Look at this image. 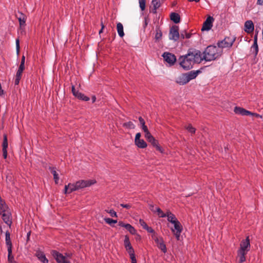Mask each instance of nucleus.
<instances>
[{
    "label": "nucleus",
    "instance_id": "1",
    "mask_svg": "<svg viewBox=\"0 0 263 263\" xmlns=\"http://www.w3.org/2000/svg\"><path fill=\"white\" fill-rule=\"evenodd\" d=\"M201 61L202 54L198 50H189L186 54L178 59L179 65L184 70L190 69L194 64L200 63Z\"/></svg>",
    "mask_w": 263,
    "mask_h": 263
},
{
    "label": "nucleus",
    "instance_id": "2",
    "mask_svg": "<svg viewBox=\"0 0 263 263\" xmlns=\"http://www.w3.org/2000/svg\"><path fill=\"white\" fill-rule=\"evenodd\" d=\"M222 53V50L215 46H209L203 52V55L202 56L203 60L206 61H211L219 58Z\"/></svg>",
    "mask_w": 263,
    "mask_h": 263
},
{
    "label": "nucleus",
    "instance_id": "3",
    "mask_svg": "<svg viewBox=\"0 0 263 263\" xmlns=\"http://www.w3.org/2000/svg\"><path fill=\"white\" fill-rule=\"evenodd\" d=\"M0 215H2L3 221L8 225L10 226L11 220L10 219L11 213L8 206L5 202L0 197Z\"/></svg>",
    "mask_w": 263,
    "mask_h": 263
},
{
    "label": "nucleus",
    "instance_id": "4",
    "mask_svg": "<svg viewBox=\"0 0 263 263\" xmlns=\"http://www.w3.org/2000/svg\"><path fill=\"white\" fill-rule=\"evenodd\" d=\"M174 226V228H172V231L174 234L177 240H179L181 233L182 231V227L180 222L177 220L175 222L173 223Z\"/></svg>",
    "mask_w": 263,
    "mask_h": 263
},
{
    "label": "nucleus",
    "instance_id": "5",
    "mask_svg": "<svg viewBox=\"0 0 263 263\" xmlns=\"http://www.w3.org/2000/svg\"><path fill=\"white\" fill-rule=\"evenodd\" d=\"M179 37V27L177 26H172L170 30L169 39L176 41Z\"/></svg>",
    "mask_w": 263,
    "mask_h": 263
},
{
    "label": "nucleus",
    "instance_id": "6",
    "mask_svg": "<svg viewBox=\"0 0 263 263\" xmlns=\"http://www.w3.org/2000/svg\"><path fill=\"white\" fill-rule=\"evenodd\" d=\"M51 254L58 263H70L64 256L58 251L53 250Z\"/></svg>",
    "mask_w": 263,
    "mask_h": 263
},
{
    "label": "nucleus",
    "instance_id": "7",
    "mask_svg": "<svg viewBox=\"0 0 263 263\" xmlns=\"http://www.w3.org/2000/svg\"><path fill=\"white\" fill-rule=\"evenodd\" d=\"M240 248L238 251L247 253L250 249V243L249 236L246 239L242 240L240 243Z\"/></svg>",
    "mask_w": 263,
    "mask_h": 263
},
{
    "label": "nucleus",
    "instance_id": "8",
    "mask_svg": "<svg viewBox=\"0 0 263 263\" xmlns=\"http://www.w3.org/2000/svg\"><path fill=\"white\" fill-rule=\"evenodd\" d=\"M96 182L92 180H81L77 181L76 183V186L78 190L83 189L84 187H88L91 185L94 184Z\"/></svg>",
    "mask_w": 263,
    "mask_h": 263
},
{
    "label": "nucleus",
    "instance_id": "9",
    "mask_svg": "<svg viewBox=\"0 0 263 263\" xmlns=\"http://www.w3.org/2000/svg\"><path fill=\"white\" fill-rule=\"evenodd\" d=\"M162 57L164 60L170 65H173L176 61V58L174 54L170 52H164Z\"/></svg>",
    "mask_w": 263,
    "mask_h": 263
},
{
    "label": "nucleus",
    "instance_id": "10",
    "mask_svg": "<svg viewBox=\"0 0 263 263\" xmlns=\"http://www.w3.org/2000/svg\"><path fill=\"white\" fill-rule=\"evenodd\" d=\"M214 19L213 17L209 16L207 17L205 22L203 24V26L201 29L202 31L209 30L211 29L213 26V23Z\"/></svg>",
    "mask_w": 263,
    "mask_h": 263
},
{
    "label": "nucleus",
    "instance_id": "11",
    "mask_svg": "<svg viewBox=\"0 0 263 263\" xmlns=\"http://www.w3.org/2000/svg\"><path fill=\"white\" fill-rule=\"evenodd\" d=\"M145 138L147 140L151 143L153 146L155 147L156 149L161 153H163L161 147L158 145V141L154 138V137L151 135H149L146 136Z\"/></svg>",
    "mask_w": 263,
    "mask_h": 263
},
{
    "label": "nucleus",
    "instance_id": "12",
    "mask_svg": "<svg viewBox=\"0 0 263 263\" xmlns=\"http://www.w3.org/2000/svg\"><path fill=\"white\" fill-rule=\"evenodd\" d=\"M229 38H225L223 40L219 42L217 44L218 48H220L222 50L223 48L230 47L233 44L232 42L229 41Z\"/></svg>",
    "mask_w": 263,
    "mask_h": 263
},
{
    "label": "nucleus",
    "instance_id": "13",
    "mask_svg": "<svg viewBox=\"0 0 263 263\" xmlns=\"http://www.w3.org/2000/svg\"><path fill=\"white\" fill-rule=\"evenodd\" d=\"M254 29L253 22L251 20L247 21L245 23V31L248 33L252 32Z\"/></svg>",
    "mask_w": 263,
    "mask_h": 263
},
{
    "label": "nucleus",
    "instance_id": "14",
    "mask_svg": "<svg viewBox=\"0 0 263 263\" xmlns=\"http://www.w3.org/2000/svg\"><path fill=\"white\" fill-rule=\"evenodd\" d=\"M234 111L236 114H239L243 116L253 115V114L251 112L239 107H235Z\"/></svg>",
    "mask_w": 263,
    "mask_h": 263
},
{
    "label": "nucleus",
    "instance_id": "15",
    "mask_svg": "<svg viewBox=\"0 0 263 263\" xmlns=\"http://www.w3.org/2000/svg\"><path fill=\"white\" fill-rule=\"evenodd\" d=\"M78 190L77 187L76 186V183L71 184L69 183L68 185L65 186L64 193L69 194L73 191Z\"/></svg>",
    "mask_w": 263,
    "mask_h": 263
},
{
    "label": "nucleus",
    "instance_id": "16",
    "mask_svg": "<svg viewBox=\"0 0 263 263\" xmlns=\"http://www.w3.org/2000/svg\"><path fill=\"white\" fill-rule=\"evenodd\" d=\"M35 256L37 258L43 263H48V260L45 256V254L40 250H37L35 253Z\"/></svg>",
    "mask_w": 263,
    "mask_h": 263
},
{
    "label": "nucleus",
    "instance_id": "17",
    "mask_svg": "<svg viewBox=\"0 0 263 263\" xmlns=\"http://www.w3.org/2000/svg\"><path fill=\"white\" fill-rule=\"evenodd\" d=\"M176 82L180 85H184L189 82L185 73L182 74L178 77L176 80Z\"/></svg>",
    "mask_w": 263,
    "mask_h": 263
},
{
    "label": "nucleus",
    "instance_id": "18",
    "mask_svg": "<svg viewBox=\"0 0 263 263\" xmlns=\"http://www.w3.org/2000/svg\"><path fill=\"white\" fill-rule=\"evenodd\" d=\"M199 72L200 71L199 70H192L187 73H186L185 74L187 77L188 81L189 82L191 80L196 78V77L198 76V73H199Z\"/></svg>",
    "mask_w": 263,
    "mask_h": 263
},
{
    "label": "nucleus",
    "instance_id": "19",
    "mask_svg": "<svg viewBox=\"0 0 263 263\" xmlns=\"http://www.w3.org/2000/svg\"><path fill=\"white\" fill-rule=\"evenodd\" d=\"M251 51L254 54V55H257L258 52V47L257 45V35H255L254 39V43L251 47Z\"/></svg>",
    "mask_w": 263,
    "mask_h": 263
},
{
    "label": "nucleus",
    "instance_id": "20",
    "mask_svg": "<svg viewBox=\"0 0 263 263\" xmlns=\"http://www.w3.org/2000/svg\"><path fill=\"white\" fill-rule=\"evenodd\" d=\"M16 16L19 21L20 26H24L26 22V16L23 13L18 12V14H16Z\"/></svg>",
    "mask_w": 263,
    "mask_h": 263
},
{
    "label": "nucleus",
    "instance_id": "21",
    "mask_svg": "<svg viewBox=\"0 0 263 263\" xmlns=\"http://www.w3.org/2000/svg\"><path fill=\"white\" fill-rule=\"evenodd\" d=\"M152 4L153 6L152 12L156 13L157 12V9L160 7V0H152Z\"/></svg>",
    "mask_w": 263,
    "mask_h": 263
},
{
    "label": "nucleus",
    "instance_id": "22",
    "mask_svg": "<svg viewBox=\"0 0 263 263\" xmlns=\"http://www.w3.org/2000/svg\"><path fill=\"white\" fill-rule=\"evenodd\" d=\"M171 20L175 23L177 24L180 21V17L178 13L172 12L170 15Z\"/></svg>",
    "mask_w": 263,
    "mask_h": 263
},
{
    "label": "nucleus",
    "instance_id": "23",
    "mask_svg": "<svg viewBox=\"0 0 263 263\" xmlns=\"http://www.w3.org/2000/svg\"><path fill=\"white\" fill-rule=\"evenodd\" d=\"M166 217H167V220L172 223L178 220L175 216L170 211L166 212Z\"/></svg>",
    "mask_w": 263,
    "mask_h": 263
},
{
    "label": "nucleus",
    "instance_id": "24",
    "mask_svg": "<svg viewBox=\"0 0 263 263\" xmlns=\"http://www.w3.org/2000/svg\"><path fill=\"white\" fill-rule=\"evenodd\" d=\"M117 30L119 35L122 37L124 35L123 26L122 23H118L117 24Z\"/></svg>",
    "mask_w": 263,
    "mask_h": 263
},
{
    "label": "nucleus",
    "instance_id": "25",
    "mask_svg": "<svg viewBox=\"0 0 263 263\" xmlns=\"http://www.w3.org/2000/svg\"><path fill=\"white\" fill-rule=\"evenodd\" d=\"M6 244L7 246V250L9 248L12 249V245L10 239V234L8 231L6 232Z\"/></svg>",
    "mask_w": 263,
    "mask_h": 263
},
{
    "label": "nucleus",
    "instance_id": "26",
    "mask_svg": "<svg viewBox=\"0 0 263 263\" xmlns=\"http://www.w3.org/2000/svg\"><path fill=\"white\" fill-rule=\"evenodd\" d=\"M135 144L139 148H144L147 146L146 143L143 139H139L137 142H135Z\"/></svg>",
    "mask_w": 263,
    "mask_h": 263
},
{
    "label": "nucleus",
    "instance_id": "27",
    "mask_svg": "<svg viewBox=\"0 0 263 263\" xmlns=\"http://www.w3.org/2000/svg\"><path fill=\"white\" fill-rule=\"evenodd\" d=\"M247 253L238 251V256L239 257V263H242L246 260V255Z\"/></svg>",
    "mask_w": 263,
    "mask_h": 263
},
{
    "label": "nucleus",
    "instance_id": "28",
    "mask_svg": "<svg viewBox=\"0 0 263 263\" xmlns=\"http://www.w3.org/2000/svg\"><path fill=\"white\" fill-rule=\"evenodd\" d=\"M49 169L51 173L53 175V178L55 183H58L59 178L58 177V174L55 171V168L54 167H49Z\"/></svg>",
    "mask_w": 263,
    "mask_h": 263
},
{
    "label": "nucleus",
    "instance_id": "29",
    "mask_svg": "<svg viewBox=\"0 0 263 263\" xmlns=\"http://www.w3.org/2000/svg\"><path fill=\"white\" fill-rule=\"evenodd\" d=\"M155 241L158 243L159 248L161 249V251L164 253H165L166 252V248L165 245L162 241L159 242V240L157 238L155 239Z\"/></svg>",
    "mask_w": 263,
    "mask_h": 263
},
{
    "label": "nucleus",
    "instance_id": "30",
    "mask_svg": "<svg viewBox=\"0 0 263 263\" xmlns=\"http://www.w3.org/2000/svg\"><path fill=\"white\" fill-rule=\"evenodd\" d=\"M75 97L80 100H82L85 101H88L89 100V97L85 96L83 93L80 92H79Z\"/></svg>",
    "mask_w": 263,
    "mask_h": 263
},
{
    "label": "nucleus",
    "instance_id": "31",
    "mask_svg": "<svg viewBox=\"0 0 263 263\" xmlns=\"http://www.w3.org/2000/svg\"><path fill=\"white\" fill-rule=\"evenodd\" d=\"M125 228L127 231H128L130 233H131L132 234H134L136 232V230H135V229L133 226H132L130 224H128V223L126 224V227H125Z\"/></svg>",
    "mask_w": 263,
    "mask_h": 263
},
{
    "label": "nucleus",
    "instance_id": "32",
    "mask_svg": "<svg viewBox=\"0 0 263 263\" xmlns=\"http://www.w3.org/2000/svg\"><path fill=\"white\" fill-rule=\"evenodd\" d=\"M156 33L155 34V39L156 41H159L161 39L162 33L161 30L159 28H157L156 30Z\"/></svg>",
    "mask_w": 263,
    "mask_h": 263
},
{
    "label": "nucleus",
    "instance_id": "33",
    "mask_svg": "<svg viewBox=\"0 0 263 263\" xmlns=\"http://www.w3.org/2000/svg\"><path fill=\"white\" fill-rule=\"evenodd\" d=\"M125 248L126 251L128 252L129 256L135 255L134 249L133 248L131 245L125 246Z\"/></svg>",
    "mask_w": 263,
    "mask_h": 263
},
{
    "label": "nucleus",
    "instance_id": "34",
    "mask_svg": "<svg viewBox=\"0 0 263 263\" xmlns=\"http://www.w3.org/2000/svg\"><path fill=\"white\" fill-rule=\"evenodd\" d=\"M12 249L9 248V249L8 250V262H11V261H15V260H14V257H13V256L12 255Z\"/></svg>",
    "mask_w": 263,
    "mask_h": 263
},
{
    "label": "nucleus",
    "instance_id": "35",
    "mask_svg": "<svg viewBox=\"0 0 263 263\" xmlns=\"http://www.w3.org/2000/svg\"><path fill=\"white\" fill-rule=\"evenodd\" d=\"M123 126L129 129H134L135 127V124L131 121L124 123Z\"/></svg>",
    "mask_w": 263,
    "mask_h": 263
},
{
    "label": "nucleus",
    "instance_id": "36",
    "mask_svg": "<svg viewBox=\"0 0 263 263\" xmlns=\"http://www.w3.org/2000/svg\"><path fill=\"white\" fill-rule=\"evenodd\" d=\"M156 212L158 213V215L160 217H166V213H164L159 208H156Z\"/></svg>",
    "mask_w": 263,
    "mask_h": 263
},
{
    "label": "nucleus",
    "instance_id": "37",
    "mask_svg": "<svg viewBox=\"0 0 263 263\" xmlns=\"http://www.w3.org/2000/svg\"><path fill=\"white\" fill-rule=\"evenodd\" d=\"M141 128L143 130V132L145 133V137H146V136H147L151 134V133L148 131V129L147 126L145 125V124L141 125Z\"/></svg>",
    "mask_w": 263,
    "mask_h": 263
},
{
    "label": "nucleus",
    "instance_id": "38",
    "mask_svg": "<svg viewBox=\"0 0 263 263\" xmlns=\"http://www.w3.org/2000/svg\"><path fill=\"white\" fill-rule=\"evenodd\" d=\"M8 147V141L7 136L5 135L4 136V139L3 142V149H7Z\"/></svg>",
    "mask_w": 263,
    "mask_h": 263
},
{
    "label": "nucleus",
    "instance_id": "39",
    "mask_svg": "<svg viewBox=\"0 0 263 263\" xmlns=\"http://www.w3.org/2000/svg\"><path fill=\"white\" fill-rule=\"evenodd\" d=\"M139 6L142 11L145 9V0H139Z\"/></svg>",
    "mask_w": 263,
    "mask_h": 263
},
{
    "label": "nucleus",
    "instance_id": "40",
    "mask_svg": "<svg viewBox=\"0 0 263 263\" xmlns=\"http://www.w3.org/2000/svg\"><path fill=\"white\" fill-rule=\"evenodd\" d=\"M104 220L107 223L110 225H111L112 223H116L117 222L116 220H114L110 218H106L104 219Z\"/></svg>",
    "mask_w": 263,
    "mask_h": 263
},
{
    "label": "nucleus",
    "instance_id": "41",
    "mask_svg": "<svg viewBox=\"0 0 263 263\" xmlns=\"http://www.w3.org/2000/svg\"><path fill=\"white\" fill-rule=\"evenodd\" d=\"M186 129L190 133L193 134L195 133V128L193 127L191 124L188 125L186 127Z\"/></svg>",
    "mask_w": 263,
    "mask_h": 263
},
{
    "label": "nucleus",
    "instance_id": "42",
    "mask_svg": "<svg viewBox=\"0 0 263 263\" xmlns=\"http://www.w3.org/2000/svg\"><path fill=\"white\" fill-rule=\"evenodd\" d=\"M105 211L109 213L110 214V215L111 216V217H117V213L115 211H114L113 210H106Z\"/></svg>",
    "mask_w": 263,
    "mask_h": 263
},
{
    "label": "nucleus",
    "instance_id": "43",
    "mask_svg": "<svg viewBox=\"0 0 263 263\" xmlns=\"http://www.w3.org/2000/svg\"><path fill=\"white\" fill-rule=\"evenodd\" d=\"M124 246H126L131 245L130 242L129 241V237L127 235H126L125 236V239H124Z\"/></svg>",
    "mask_w": 263,
    "mask_h": 263
},
{
    "label": "nucleus",
    "instance_id": "44",
    "mask_svg": "<svg viewBox=\"0 0 263 263\" xmlns=\"http://www.w3.org/2000/svg\"><path fill=\"white\" fill-rule=\"evenodd\" d=\"M139 223L143 227V229H145V228H146V227L147 226V225L145 222V221L143 219H140L139 220Z\"/></svg>",
    "mask_w": 263,
    "mask_h": 263
},
{
    "label": "nucleus",
    "instance_id": "45",
    "mask_svg": "<svg viewBox=\"0 0 263 263\" xmlns=\"http://www.w3.org/2000/svg\"><path fill=\"white\" fill-rule=\"evenodd\" d=\"M144 229L146 230L149 233H155L154 230L151 227H149L148 226H146Z\"/></svg>",
    "mask_w": 263,
    "mask_h": 263
},
{
    "label": "nucleus",
    "instance_id": "46",
    "mask_svg": "<svg viewBox=\"0 0 263 263\" xmlns=\"http://www.w3.org/2000/svg\"><path fill=\"white\" fill-rule=\"evenodd\" d=\"M141 134L140 133H138L136 134L135 139V142H137V140H139L141 137Z\"/></svg>",
    "mask_w": 263,
    "mask_h": 263
},
{
    "label": "nucleus",
    "instance_id": "47",
    "mask_svg": "<svg viewBox=\"0 0 263 263\" xmlns=\"http://www.w3.org/2000/svg\"><path fill=\"white\" fill-rule=\"evenodd\" d=\"M23 71V70H21L20 69H18L17 71L16 72V76H17V77L21 78Z\"/></svg>",
    "mask_w": 263,
    "mask_h": 263
},
{
    "label": "nucleus",
    "instance_id": "48",
    "mask_svg": "<svg viewBox=\"0 0 263 263\" xmlns=\"http://www.w3.org/2000/svg\"><path fill=\"white\" fill-rule=\"evenodd\" d=\"M130 258L132 260V263H137V261H136V257H135V255L130 256Z\"/></svg>",
    "mask_w": 263,
    "mask_h": 263
},
{
    "label": "nucleus",
    "instance_id": "49",
    "mask_svg": "<svg viewBox=\"0 0 263 263\" xmlns=\"http://www.w3.org/2000/svg\"><path fill=\"white\" fill-rule=\"evenodd\" d=\"M71 91H72V92L73 95V96H76V95H77V93L79 92L78 91H76V90L75 89V88H74V86H72V89H71Z\"/></svg>",
    "mask_w": 263,
    "mask_h": 263
},
{
    "label": "nucleus",
    "instance_id": "50",
    "mask_svg": "<svg viewBox=\"0 0 263 263\" xmlns=\"http://www.w3.org/2000/svg\"><path fill=\"white\" fill-rule=\"evenodd\" d=\"M16 47L17 52L18 53L19 50H20V44H19L18 39H17L16 40Z\"/></svg>",
    "mask_w": 263,
    "mask_h": 263
},
{
    "label": "nucleus",
    "instance_id": "51",
    "mask_svg": "<svg viewBox=\"0 0 263 263\" xmlns=\"http://www.w3.org/2000/svg\"><path fill=\"white\" fill-rule=\"evenodd\" d=\"M120 205L122 207L126 208L127 209H128L131 207V205L129 204H121Z\"/></svg>",
    "mask_w": 263,
    "mask_h": 263
},
{
    "label": "nucleus",
    "instance_id": "52",
    "mask_svg": "<svg viewBox=\"0 0 263 263\" xmlns=\"http://www.w3.org/2000/svg\"><path fill=\"white\" fill-rule=\"evenodd\" d=\"M3 155L5 159L7 157V149H3Z\"/></svg>",
    "mask_w": 263,
    "mask_h": 263
},
{
    "label": "nucleus",
    "instance_id": "53",
    "mask_svg": "<svg viewBox=\"0 0 263 263\" xmlns=\"http://www.w3.org/2000/svg\"><path fill=\"white\" fill-rule=\"evenodd\" d=\"M21 77H17V76H15V85H18L19 84V82H20V80L21 79Z\"/></svg>",
    "mask_w": 263,
    "mask_h": 263
},
{
    "label": "nucleus",
    "instance_id": "54",
    "mask_svg": "<svg viewBox=\"0 0 263 263\" xmlns=\"http://www.w3.org/2000/svg\"><path fill=\"white\" fill-rule=\"evenodd\" d=\"M139 121L140 125H143L144 124H145V121H144V119L141 117H139Z\"/></svg>",
    "mask_w": 263,
    "mask_h": 263
},
{
    "label": "nucleus",
    "instance_id": "55",
    "mask_svg": "<svg viewBox=\"0 0 263 263\" xmlns=\"http://www.w3.org/2000/svg\"><path fill=\"white\" fill-rule=\"evenodd\" d=\"M21 70H24L25 69V64L23 63H21L18 68Z\"/></svg>",
    "mask_w": 263,
    "mask_h": 263
},
{
    "label": "nucleus",
    "instance_id": "56",
    "mask_svg": "<svg viewBox=\"0 0 263 263\" xmlns=\"http://www.w3.org/2000/svg\"><path fill=\"white\" fill-rule=\"evenodd\" d=\"M119 225L122 227H124L125 228L126 227V224L124 223L122 221H119Z\"/></svg>",
    "mask_w": 263,
    "mask_h": 263
},
{
    "label": "nucleus",
    "instance_id": "57",
    "mask_svg": "<svg viewBox=\"0 0 263 263\" xmlns=\"http://www.w3.org/2000/svg\"><path fill=\"white\" fill-rule=\"evenodd\" d=\"M149 208H150V210H151L152 211H153V212H156V208H155V209L154 208V206L153 205L151 204V205H149Z\"/></svg>",
    "mask_w": 263,
    "mask_h": 263
},
{
    "label": "nucleus",
    "instance_id": "58",
    "mask_svg": "<svg viewBox=\"0 0 263 263\" xmlns=\"http://www.w3.org/2000/svg\"><path fill=\"white\" fill-rule=\"evenodd\" d=\"M25 57L24 55H23L21 59V63H23L25 64Z\"/></svg>",
    "mask_w": 263,
    "mask_h": 263
},
{
    "label": "nucleus",
    "instance_id": "59",
    "mask_svg": "<svg viewBox=\"0 0 263 263\" xmlns=\"http://www.w3.org/2000/svg\"><path fill=\"white\" fill-rule=\"evenodd\" d=\"M101 26H102V28H101V30L99 31V34H100L102 32L103 29L104 28V25L103 24L102 21L101 22Z\"/></svg>",
    "mask_w": 263,
    "mask_h": 263
},
{
    "label": "nucleus",
    "instance_id": "60",
    "mask_svg": "<svg viewBox=\"0 0 263 263\" xmlns=\"http://www.w3.org/2000/svg\"><path fill=\"white\" fill-rule=\"evenodd\" d=\"M257 4L263 5V0H257Z\"/></svg>",
    "mask_w": 263,
    "mask_h": 263
},
{
    "label": "nucleus",
    "instance_id": "61",
    "mask_svg": "<svg viewBox=\"0 0 263 263\" xmlns=\"http://www.w3.org/2000/svg\"><path fill=\"white\" fill-rule=\"evenodd\" d=\"M96 100V97L95 96H92V101L93 103L95 102Z\"/></svg>",
    "mask_w": 263,
    "mask_h": 263
},
{
    "label": "nucleus",
    "instance_id": "62",
    "mask_svg": "<svg viewBox=\"0 0 263 263\" xmlns=\"http://www.w3.org/2000/svg\"><path fill=\"white\" fill-rule=\"evenodd\" d=\"M190 2L195 1V2H198L200 0H189Z\"/></svg>",
    "mask_w": 263,
    "mask_h": 263
},
{
    "label": "nucleus",
    "instance_id": "63",
    "mask_svg": "<svg viewBox=\"0 0 263 263\" xmlns=\"http://www.w3.org/2000/svg\"><path fill=\"white\" fill-rule=\"evenodd\" d=\"M9 263H16V262L15 261H11V262H10Z\"/></svg>",
    "mask_w": 263,
    "mask_h": 263
},
{
    "label": "nucleus",
    "instance_id": "64",
    "mask_svg": "<svg viewBox=\"0 0 263 263\" xmlns=\"http://www.w3.org/2000/svg\"><path fill=\"white\" fill-rule=\"evenodd\" d=\"M29 235H30V233H28V234H27V237H28V238H29Z\"/></svg>",
    "mask_w": 263,
    "mask_h": 263
}]
</instances>
